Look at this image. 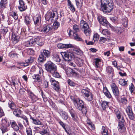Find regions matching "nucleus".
Here are the masks:
<instances>
[{"instance_id":"nucleus-1","label":"nucleus","mask_w":135,"mask_h":135,"mask_svg":"<svg viewBox=\"0 0 135 135\" xmlns=\"http://www.w3.org/2000/svg\"><path fill=\"white\" fill-rule=\"evenodd\" d=\"M100 9L104 13L110 12L113 8V3L112 0H100Z\"/></svg>"},{"instance_id":"nucleus-2","label":"nucleus","mask_w":135,"mask_h":135,"mask_svg":"<svg viewBox=\"0 0 135 135\" xmlns=\"http://www.w3.org/2000/svg\"><path fill=\"white\" fill-rule=\"evenodd\" d=\"M82 94L85 99L88 101H92L93 99V95L89 90L83 89L81 91Z\"/></svg>"},{"instance_id":"nucleus-3","label":"nucleus","mask_w":135,"mask_h":135,"mask_svg":"<svg viewBox=\"0 0 135 135\" xmlns=\"http://www.w3.org/2000/svg\"><path fill=\"white\" fill-rule=\"evenodd\" d=\"M80 26L82 27L84 32L86 36H89L91 34V30L87 22L83 20L80 21Z\"/></svg>"},{"instance_id":"nucleus-4","label":"nucleus","mask_w":135,"mask_h":135,"mask_svg":"<svg viewBox=\"0 0 135 135\" xmlns=\"http://www.w3.org/2000/svg\"><path fill=\"white\" fill-rule=\"evenodd\" d=\"M57 13L56 11H48L45 15V19L47 21H49L50 20L52 21V20H54V18L55 17V20L57 19Z\"/></svg>"},{"instance_id":"nucleus-5","label":"nucleus","mask_w":135,"mask_h":135,"mask_svg":"<svg viewBox=\"0 0 135 135\" xmlns=\"http://www.w3.org/2000/svg\"><path fill=\"white\" fill-rule=\"evenodd\" d=\"M45 66L47 71L50 73L57 68L56 66L51 61L47 62L45 64Z\"/></svg>"},{"instance_id":"nucleus-6","label":"nucleus","mask_w":135,"mask_h":135,"mask_svg":"<svg viewBox=\"0 0 135 135\" xmlns=\"http://www.w3.org/2000/svg\"><path fill=\"white\" fill-rule=\"evenodd\" d=\"M50 56V52L48 50H44L41 53V55L39 56V58L41 61L45 60L46 58H48Z\"/></svg>"},{"instance_id":"nucleus-7","label":"nucleus","mask_w":135,"mask_h":135,"mask_svg":"<svg viewBox=\"0 0 135 135\" xmlns=\"http://www.w3.org/2000/svg\"><path fill=\"white\" fill-rule=\"evenodd\" d=\"M61 54L66 61H70L74 57L73 54L70 52H62L61 53Z\"/></svg>"},{"instance_id":"nucleus-8","label":"nucleus","mask_w":135,"mask_h":135,"mask_svg":"<svg viewBox=\"0 0 135 135\" xmlns=\"http://www.w3.org/2000/svg\"><path fill=\"white\" fill-rule=\"evenodd\" d=\"M97 19L100 23L103 25L107 27H112L111 25L103 17L101 16H99L98 17Z\"/></svg>"},{"instance_id":"nucleus-9","label":"nucleus","mask_w":135,"mask_h":135,"mask_svg":"<svg viewBox=\"0 0 135 135\" xmlns=\"http://www.w3.org/2000/svg\"><path fill=\"white\" fill-rule=\"evenodd\" d=\"M41 20V17L39 15H36L33 18L34 23L35 25V28L36 30L40 31V29L37 27L39 26Z\"/></svg>"},{"instance_id":"nucleus-10","label":"nucleus","mask_w":135,"mask_h":135,"mask_svg":"<svg viewBox=\"0 0 135 135\" xmlns=\"http://www.w3.org/2000/svg\"><path fill=\"white\" fill-rule=\"evenodd\" d=\"M67 32L69 36H73L75 40L78 41H80L84 42L83 40L80 38L76 32H74L72 30L70 29H68L67 30Z\"/></svg>"},{"instance_id":"nucleus-11","label":"nucleus","mask_w":135,"mask_h":135,"mask_svg":"<svg viewBox=\"0 0 135 135\" xmlns=\"http://www.w3.org/2000/svg\"><path fill=\"white\" fill-rule=\"evenodd\" d=\"M126 112L129 118L131 120H133L134 117L133 113L132 107L130 105L128 106L126 108Z\"/></svg>"},{"instance_id":"nucleus-12","label":"nucleus","mask_w":135,"mask_h":135,"mask_svg":"<svg viewBox=\"0 0 135 135\" xmlns=\"http://www.w3.org/2000/svg\"><path fill=\"white\" fill-rule=\"evenodd\" d=\"M52 29V27L51 24H49L45 25L41 29H40L42 33H46Z\"/></svg>"},{"instance_id":"nucleus-13","label":"nucleus","mask_w":135,"mask_h":135,"mask_svg":"<svg viewBox=\"0 0 135 135\" xmlns=\"http://www.w3.org/2000/svg\"><path fill=\"white\" fill-rule=\"evenodd\" d=\"M19 5L18 6V8L21 12L26 10L27 8V6L26 5L24 1L23 0H19Z\"/></svg>"},{"instance_id":"nucleus-14","label":"nucleus","mask_w":135,"mask_h":135,"mask_svg":"<svg viewBox=\"0 0 135 135\" xmlns=\"http://www.w3.org/2000/svg\"><path fill=\"white\" fill-rule=\"evenodd\" d=\"M34 57H31L27 60H26L25 62H21L19 63L21 66L23 67L27 66L29 65V64L32 62L34 61Z\"/></svg>"},{"instance_id":"nucleus-15","label":"nucleus","mask_w":135,"mask_h":135,"mask_svg":"<svg viewBox=\"0 0 135 135\" xmlns=\"http://www.w3.org/2000/svg\"><path fill=\"white\" fill-rule=\"evenodd\" d=\"M58 47L60 49H68L72 48L74 47L73 45L71 44H62L59 43L57 45Z\"/></svg>"},{"instance_id":"nucleus-16","label":"nucleus","mask_w":135,"mask_h":135,"mask_svg":"<svg viewBox=\"0 0 135 135\" xmlns=\"http://www.w3.org/2000/svg\"><path fill=\"white\" fill-rule=\"evenodd\" d=\"M124 122V120L123 119L122 120L121 122H119V124L118 128V131L120 132H123L126 131V128L124 126L123 123Z\"/></svg>"},{"instance_id":"nucleus-17","label":"nucleus","mask_w":135,"mask_h":135,"mask_svg":"<svg viewBox=\"0 0 135 135\" xmlns=\"http://www.w3.org/2000/svg\"><path fill=\"white\" fill-rule=\"evenodd\" d=\"M35 44L41 46L44 44V41L43 38L41 37H37L35 38Z\"/></svg>"},{"instance_id":"nucleus-18","label":"nucleus","mask_w":135,"mask_h":135,"mask_svg":"<svg viewBox=\"0 0 135 135\" xmlns=\"http://www.w3.org/2000/svg\"><path fill=\"white\" fill-rule=\"evenodd\" d=\"M74 105L76 108L79 110H80L82 107L84 106L83 101L80 100H79L78 101H77L75 102Z\"/></svg>"},{"instance_id":"nucleus-19","label":"nucleus","mask_w":135,"mask_h":135,"mask_svg":"<svg viewBox=\"0 0 135 135\" xmlns=\"http://www.w3.org/2000/svg\"><path fill=\"white\" fill-rule=\"evenodd\" d=\"M27 93L29 96V97L31 99L32 103L36 102L38 100V98L30 90H28Z\"/></svg>"},{"instance_id":"nucleus-20","label":"nucleus","mask_w":135,"mask_h":135,"mask_svg":"<svg viewBox=\"0 0 135 135\" xmlns=\"http://www.w3.org/2000/svg\"><path fill=\"white\" fill-rule=\"evenodd\" d=\"M19 36L15 34H13L11 38V40L12 42L14 44H15L17 43L19 40Z\"/></svg>"},{"instance_id":"nucleus-21","label":"nucleus","mask_w":135,"mask_h":135,"mask_svg":"<svg viewBox=\"0 0 135 135\" xmlns=\"http://www.w3.org/2000/svg\"><path fill=\"white\" fill-rule=\"evenodd\" d=\"M59 113L62 118L65 120H66L68 118V113L63 110L59 111Z\"/></svg>"},{"instance_id":"nucleus-22","label":"nucleus","mask_w":135,"mask_h":135,"mask_svg":"<svg viewBox=\"0 0 135 135\" xmlns=\"http://www.w3.org/2000/svg\"><path fill=\"white\" fill-rule=\"evenodd\" d=\"M106 71L108 73V75L110 78H112L114 76L113 69L110 66L107 68Z\"/></svg>"},{"instance_id":"nucleus-23","label":"nucleus","mask_w":135,"mask_h":135,"mask_svg":"<svg viewBox=\"0 0 135 135\" xmlns=\"http://www.w3.org/2000/svg\"><path fill=\"white\" fill-rule=\"evenodd\" d=\"M70 113L73 120L75 121H77L78 119V117L74 110L73 109H71L70 111Z\"/></svg>"},{"instance_id":"nucleus-24","label":"nucleus","mask_w":135,"mask_h":135,"mask_svg":"<svg viewBox=\"0 0 135 135\" xmlns=\"http://www.w3.org/2000/svg\"><path fill=\"white\" fill-rule=\"evenodd\" d=\"M30 119L32 120V122L34 124L37 125H43L42 123L38 119H34V118L32 117L31 115H30Z\"/></svg>"},{"instance_id":"nucleus-25","label":"nucleus","mask_w":135,"mask_h":135,"mask_svg":"<svg viewBox=\"0 0 135 135\" xmlns=\"http://www.w3.org/2000/svg\"><path fill=\"white\" fill-rule=\"evenodd\" d=\"M68 6L69 8L73 12H74L75 11V8L71 2L70 0H68Z\"/></svg>"},{"instance_id":"nucleus-26","label":"nucleus","mask_w":135,"mask_h":135,"mask_svg":"<svg viewBox=\"0 0 135 135\" xmlns=\"http://www.w3.org/2000/svg\"><path fill=\"white\" fill-rule=\"evenodd\" d=\"M103 92L107 98H110L112 97L111 94L106 87L104 88L103 89Z\"/></svg>"},{"instance_id":"nucleus-27","label":"nucleus","mask_w":135,"mask_h":135,"mask_svg":"<svg viewBox=\"0 0 135 135\" xmlns=\"http://www.w3.org/2000/svg\"><path fill=\"white\" fill-rule=\"evenodd\" d=\"M11 125L12 127L13 128L15 131H17L19 130V127L15 121L11 122Z\"/></svg>"},{"instance_id":"nucleus-28","label":"nucleus","mask_w":135,"mask_h":135,"mask_svg":"<svg viewBox=\"0 0 135 135\" xmlns=\"http://www.w3.org/2000/svg\"><path fill=\"white\" fill-rule=\"evenodd\" d=\"M75 61L77 65L79 66H81L83 62V60L79 58H76Z\"/></svg>"},{"instance_id":"nucleus-29","label":"nucleus","mask_w":135,"mask_h":135,"mask_svg":"<svg viewBox=\"0 0 135 135\" xmlns=\"http://www.w3.org/2000/svg\"><path fill=\"white\" fill-rule=\"evenodd\" d=\"M75 2L77 7L80 9L83 5V0H75Z\"/></svg>"},{"instance_id":"nucleus-30","label":"nucleus","mask_w":135,"mask_h":135,"mask_svg":"<svg viewBox=\"0 0 135 135\" xmlns=\"http://www.w3.org/2000/svg\"><path fill=\"white\" fill-rule=\"evenodd\" d=\"M59 84V83L58 82L53 84L54 89L57 92H59L60 90V88Z\"/></svg>"},{"instance_id":"nucleus-31","label":"nucleus","mask_w":135,"mask_h":135,"mask_svg":"<svg viewBox=\"0 0 135 135\" xmlns=\"http://www.w3.org/2000/svg\"><path fill=\"white\" fill-rule=\"evenodd\" d=\"M71 72H70V74H69V76L79 77V74L75 72L74 70L71 69Z\"/></svg>"},{"instance_id":"nucleus-32","label":"nucleus","mask_w":135,"mask_h":135,"mask_svg":"<svg viewBox=\"0 0 135 135\" xmlns=\"http://www.w3.org/2000/svg\"><path fill=\"white\" fill-rule=\"evenodd\" d=\"M13 114L17 117H19L20 114L21 113V110L19 109H14Z\"/></svg>"},{"instance_id":"nucleus-33","label":"nucleus","mask_w":135,"mask_h":135,"mask_svg":"<svg viewBox=\"0 0 135 135\" xmlns=\"http://www.w3.org/2000/svg\"><path fill=\"white\" fill-rule=\"evenodd\" d=\"M12 85L14 86H15L16 84H18L19 81L17 78L15 77L12 78Z\"/></svg>"},{"instance_id":"nucleus-34","label":"nucleus","mask_w":135,"mask_h":135,"mask_svg":"<svg viewBox=\"0 0 135 135\" xmlns=\"http://www.w3.org/2000/svg\"><path fill=\"white\" fill-rule=\"evenodd\" d=\"M51 74L55 77L58 78L60 76L59 73L57 72V68L53 71L52 72Z\"/></svg>"},{"instance_id":"nucleus-35","label":"nucleus","mask_w":135,"mask_h":135,"mask_svg":"<svg viewBox=\"0 0 135 135\" xmlns=\"http://www.w3.org/2000/svg\"><path fill=\"white\" fill-rule=\"evenodd\" d=\"M7 3L1 2H0V8L2 11L7 8Z\"/></svg>"},{"instance_id":"nucleus-36","label":"nucleus","mask_w":135,"mask_h":135,"mask_svg":"<svg viewBox=\"0 0 135 135\" xmlns=\"http://www.w3.org/2000/svg\"><path fill=\"white\" fill-rule=\"evenodd\" d=\"M32 77L33 79H36L38 82L41 81L40 76L39 74H34L32 76Z\"/></svg>"},{"instance_id":"nucleus-37","label":"nucleus","mask_w":135,"mask_h":135,"mask_svg":"<svg viewBox=\"0 0 135 135\" xmlns=\"http://www.w3.org/2000/svg\"><path fill=\"white\" fill-rule=\"evenodd\" d=\"M122 23L124 27H126L128 26V20L127 17H125L122 20Z\"/></svg>"},{"instance_id":"nucleus-38","label":"nucleus","mask_w":135,"mask_h":135,"mask_svg":"<svg viewBox=\"0 0 135 135\" xmlns=\"http://www.w3.org/2000/svg\"><path fill=\"white\" fill-rule=\"evenodd\" d=\"M8 104L9 106L11 109H14L16 107L15 104L12 101H9Z\"/></svg>"},{"instance_id":"nucleus-39","label":"nucleus","mask_w":135,"mask_h":135,"mask_svg":"<svg viewBox=\"0 0 135 135\" xmlns=\"http://www.w3.org/2000/svg\"><path fill=\"white\" fill-rule=\"evenodd\" d=\"M53 59L54 61L57 62H59L60 61L58 55L57 54H55L53 56Z\"/></svg>"},{"instance_id":"nucleus-40","label":"nucleus","mask_w":135,"mask_h":135,"mask_svg":"<svg viewBox=\"0 0 135 135\" xmlns=\"http://www.w3.org/2000/svg\"><path fill=\"white\" fill-rule=\"evenodd\" d=\"M25 22L26 25H28L30 24L31 20L28 16H26L25 17Z\"/></svg>"},{"instance_id":"nucleus-41","label":"nucleus","mask_w":135,"mask_h":135,"mask_svg":"<svg viewBox=\"0 0 135 135\" xmlns=\"http://www.w3.org/2000/svg\"><path fill=\"white\" fill-rule=\"evenodd\" d=\"M109 103V102L105 101H104L103 102L102 104V106L104 110L108 107V104Z\"/></svg>"},{"instance_id":"nucleus-42","label":"nucleus","mask_w":135,"mask_h":135,"mask_svg":"<svg viewBox=\"0 0 135 135\" xmlns=\"http://www.w3.org/2000/svg\"><path fill=\"white\" fill-rule=\"evenodd\" d=\"M113 92L116 97H118L119 95V91L118 88H116L112 90Z\"/></svg>"},{"instance_id":"nucleus-43","label":"nucleus","mask_w":135,"mask_h":135,"mask_svg":"<svg viewBox=\"0 0 135 135\" xmlns=\"http://www.w3.org/2000/svg\"><path fill=\"white\" fill-rule=\"evenodd\" d=\"M60 25L59 23L57 22H55L53 24L52 29L54 30H56L57 29Z\"/></svg>"},{"instance_id":"nucleus-44","label":"nucleus","mask_w":135,"mask_h":135,"mask_svg":"<svg viewBox=\"0 0 135 135\" xmlns=\"http://www.w3.org/2000/svg\"><path fill=\"white\" fill-rule=\"evenodd\" d=\"M101 32L102 34L106 36H108L109 34L108 30L107 29H104L102 30Z\"/></svg>"},{"instance_id":"nucleus-45","label":"nucleus","mask_w":135,"mask_h":135,"mask_svg":"<svg viewBox=\"0 0 135 135\" xmlns=\"http://www.w3.org/2000/svg\"><path fill=\"white\" fill-rule=\"evenodd\" d=\"M26 131L27 135H32V130L30 127L26 128Z\"/></svg>"},{"instance_id":"nucleus-46","label":"nucleus","mask_w":135,"mask_h":135,"mask_svg":"<svg viewBox=\"0 0 135 135\" xmlns=\"http://www.w3.org/2000/svg\"><path fill=\"white\" fill-rule=\"evenodd\" d=\"M107 40V39L103 37H101L99 40V43L100 44H102L104 43Z\"/></svg>"},{"instance_id":"nucleus-47","label":"nucleus","mask_w":135,"mask_h":135,"mask_svg":"<svg viewBox=\"0 0 135 135\" xmlns=\"http://www.w3.org/2000/svg\"><path fill=\"white\" fill-rule=\"evenodd\" d=\"M40 133L42 135H56L55 134L52 135L50 134L49 133L47 132V131L45 129L42 131H40Z\"/></svg>"},{"instance_id":"nucleus-48","label":"nucleus","mask_w":135,"mask_h":135,"mask_svg":"<svg viewBox=\"0 0 135 135\" xmlns=\"http://www.w3.org/2000/svg\"><path fill=\"white\" fill-rule=\"evenodd\" d=\"M115 112L118 119H120L121 118V116L120 114V112L118 109L115 110Z\"/></svg>"},{"instance_id":"nucleus-49","label":"nucleus","mask_w":135,"mask_h":135,"mask_svg":"<svg viewBox=\"0 0 135 135\" xmlns=\"http://www.w3.org/2000/svg\"><path fill=\"white\" fill-rule=\"evenodd\" d=\"M121 102L124 104H126L128 102V100L126 97H122L120 100Z\"/></svg>"},{"instance_id":"nucleus-50","label":"nucleus","mask_w":135,"mask_h":135,"mask_svg":"<svg viewBox=\"0 0 135 135\" xmlns=\"http://www.w3.org/2000/svg\"><path fill=\"white\" fill-rule=\"evenodd\" d=\"M95 66L98 68L99 66V63L101 62V60L100 59L98 58L95 59Z\"/></svg>"},{"instance_id":"nucleus-51","label":"nucleus","mask_w":135,"mask_h":135,"mask_svg":"<svg viewBox=\"0 0 135 135\" xmlns=\"http://www.w3.org/2000/svg\"><path fill=\"white\" fill-rule=\"evenodd\" d=\"M119 83L122 85H125L127 84V81H126L124 79H120L119 80Z\"/></svg>"},{"instance_id":"nucleus-52","label":"nucleus","mask_w":135,"mask_h":135,"mask_svg":"<svg viewBox=\"0 0 135 135\" xmlns=\"http://www.w3.org/2000/svg\"><path fill=\"white\" fill-rule=\"evenodd\" d=\"M135 88L133 84L131 83V84L129 85V90L131 94L132 93L133 91L134 90Z\"/></svg>"},{"instance_id":"nucleus-53","label":"nucleus","mask_w":135,"mask_h":135,"mask_svg":"<svg viewBox=\"0 0 135 135\" xmlns=\"http://www.w3.org/2000/svg\"><path fill=\"white\" fill-rule=\"evenodd\" d=\"M30 43L31 46L35 44V38H31L28 40Z\"/></svg>"},{"instance_id":"nucleus-54","label":"nucleus","mask_w":135,"mask_h":135,"mask_svg":"<svg viewBox=\"0 0 135 135\" xmlns=\"http://www.w3.org/2000/svg\"><path fill=\"white\" fill-rule=\"evenodd\" d=\"M81 110L82 113L83 114H84L85 115L86 114L87 112V109L86 107L84 106L82 107Z\"/></svg>"},{"instance_id":"nucleus-55","label":"nucleus","mask_w":135,"mask_h":135,"mask_svg":"<svg viewBox=\"0 0 135 135\" xmlns=\"http://www.w3.org/2000/svg\"><path fill=\"white\" fill-rule=\"evenodd\" d=\"M73 28L74 30L76 32H79V27L76 25H73Z\"/></svg>"},{"instance_id":"nucleus-56","label":"nucleus","mask_w":135,"mask_h":135,"mask_svg":"<svg viewBox=\"0 0 135 135\" xmlns=\"http://www.w3.org/2000/svg\"><path fill=\"white\" fill-rule=\"evenodd\" d=\"M102 133L103 135L104 134H108L107 129L104 126H103L102 128Z\"/></svg>"},{"instance_id":"nucleus-57","label":"nucleus","mask_w":135,"mask_h":135,"mask_svg":"<svg viewBox=\"0 0 135 135\" xmlns=\"http://www.w3.org/2000/svg\"><path fill=\"white\" fill-rule=\"evenodd\" d=\"M12 16L15 20H17L18 18L17 14L16 12H12Z\"/></svg>"},{"instance_id":"nucleus-58","label":"nucleus","mask_w":135,"mask_h":135,"mask_svg":"<svg viewBox=\"0 0 135 135\" xmlns=\"http://www.w3.org/2000/svg\"><path fill=\"white\" fill-rule=\"evenodd\" d=\"M99 35L97 33H95L93 36V40L95 42V41L98 40L99 38Z\"/></svg>"},{"instance_id":"nucleus-59","label":"nucleus","mask_w":135,"mask_h":135,"mask_svg":"<svg viewBox=\"0 0 135 135\" xmlns=\"http://www.w3.org/2000/svg\"><path fill=\"white\" fill-rule=\"evenodd\" d=\"M9 56L11 58L16 57L17 56V54L12 52H10L9 54Z\"/></svg>"},{"instance_id":"nucleus-60","label":"nucleus","mask_w":135,"mask_h":135,"mask_svg":"<svg viewBox=\"0 0 135 135\" xmlns=\"http://www.w3.org/2000/svg\"><path fill=\"white\" fill-rule=\"evenodd\" d=\"M110 86L112 90L118 88L117 85L114 83H112Z\"/></svg>"},{"instance_id":"nucleus-61","label":"nucleus","mask_w":135,"mask_h":135,"mask_svg":"<svg viewBox=\"0 0 135 135\" xmlns=\"http://www.w3.org/2000/svg\"><path fill=\"white\" fill-rule=\"evenodd\" d=\"M68 84L71 86H74L75 85L74 83L70 79H69L68 80Z\"/></svg>"},{"instance_id":"nucleus-62","label":"nucleus","mask_w":135,"mask_h":135,"mask_svg":"<svg viewBox=\"0 0 135 135\" xmlns=\"http://www.w3.org/2000/svg\"><path fill=\"white\" fill-rule=\"evenodd\" d=\"M49 79L51 83H52V85H53V84L54 83H56L57 82V81H56L54 78H52L51 77V76H49Z\"/></svg>"},{"instance_id":"nucleus-63","label":"nucleus","mask_w":135,"mask_h":135,"mask_svg":"<svg viewBox=\"0 0 135 135\" xmlns=\"http://www.w3.org/2000/svg\"><path fill=\"white\" fill-rule=\"evenodd\" d=\"M116 30L118 34H120L123 32L122 29L120 27H117Z\"/></svg>"},{"instance_id":"nucleus-64","label":"nucleus","mask_w":135,"mask_h":135,"mask_svg":"<svg viewBox=\"0 0 135 135\" xmlns=\"http://www.w3.org/2000/svg\"><path fill=\"white\" fill-rule=\"evenodd\" d=\"M28 53L31 55H33L34 53V51L32 49H31L28 50Z\"/></svg>"}]
</instances>
